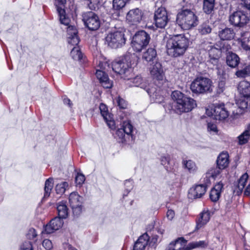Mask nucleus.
Here are the masks:
<instances>
[{
  "mask_svg": "<svg viewBox=\"0 0 250 250\" xmlns=\"http://www.w3.org/2000/svg\"><path fill=\"white\" fill-rule=\"evenodd\" d=\"M105 43L112 48H118L125 44V34L121 31H116L108 34L105 37Z\"/></svg>",
  "mask_w": 250,
  "mask_h": 250,
  "instance_id": "0eeeda50",
  "label": "nucleus"
},
{
  "mask_svg": "<svg viewBox=\"0 0 250 250\" xmlns=\"http://www.w3.org/2000/svg\"><path fill=\"white\" fill-rule=\"evenodd\" d=\"M74 215L79 216L82 211V205L81 206H78L71 208Z\"/></svg>",
  "mask_w": 250,
  "mask_h": 250,
  "instance_id": "864d4df0",
  "label": "nucleus"
},
{
  "mask_svg": "<svg viewBox=\"0 0 250 250\" xmlns=\"http://www.w3.org/2000/svg\"><path fill=\"white\" fill-rule=\"evenodd\" d=\"M85 181V177L82 173H78L75 177V182L76 185L81 186Z\"/></svg>",
  "mask_w": 250,
  "mask_h": 250,
  "instance_id": "09e8293b",
  "label": "nucleus"
},
{
  "mask_svg": "<svg viewBox=\"0 0 250 250\" xmlns=\"http://www.w3.org/2000/svg\"><path fill=\"white\" fill-rule=\"evenodd\" d=\"M113 70L121 76L124 79H129L128 76L132 75V69L130 65L126 62V58L114 62L112 64Z\"/></svg>",
  "mask_w": 250,
  "mask_h": 250,
  "instance_id": "6e6552de",
  "label": "nucleus"
},
{
  "mask_svg": "<svg viewBox=\"0 0 250 250\" xmlns=\"http://www.w3.org/2000/svg\"><path fill=\"white\" fill-rule=\"evenodd\" d=\"M212 83L208 78L204 77H197L191 83L190 89L195 94H205L212 91Z\"/></svg>",
  "mask_w": 250,
  "mask_h": 250,
  "instance_id": "20e7f679",
  "label": "nucleus"
},
{
  "mask_svg": "<svg viewBox=\"0 0 250 250\" xmlns=\"http://www.w3.org/2000/svg\"><path fill=\"white\" fill-rule=\"evenodd\" d=\"M223 187V184L221 182H219L211 189L209 196L212 201L216 202L219 200Z\"/></svg>",
  "mask_w": 250,
  "mask_h": 250,
  "instance_id": "b1692460",
  "label": "nucleus"
},
{
  "mask_svg": "<svg viewBox=\"0 0 250 250\" xmlns=\"http://www.w3.org/2000/svg\"><path fill=\"white\" fill-rule=\"evenodd\" d=\"M200 31L202 34H206L209 33L211 31V29L209 25L204 24L201 25Z\"/></svg>",
  "mask_w": 250,
  "mask_h": 250,
  "instance_id": "3c124183",
  "label": "nucleus"
},
{
  "mask_svg": "<svg viewBox=\"0 0 250 250\" xmlns=\"http://www.w3.org/2000/svg\"><path fill=\"white\" fill-rule=\"evenodd\" d=\"M83 198L76 192L70 193L69 197V202L71 208L78 206H81L83 204Z\"/></svg>",
  "mask_w": 250,
  "mask_h": 250,
  "instance_id": "c756f323",
  "label": "nucleus"
},
{
  "mask_svg": "<svg viewBox=\"0 0 250 250\" xmlns=\"http://www.w3.org/2000/svg\"><path fill=\"white\" fill-rule=\"evenodd\" d=\"M239 40L242 49L245 50L250 55V34L248 32L242 33L241 38Z\"/></svg>",
  "mask_w": 250,
  "mask_h": 250,
  "instance_id": "cd10ccee",
  "label": "nucleus"
},
{
  "mask_svg": "<svg viewBox=\"0 0 250 250\" xmlns=\"http://www.w3.org/2000/svg\"><path fill=\"white\" fill-rule=\"evenodd\" d=\"M42 246L46 250H51L53 248L52 242L49 239H44L42 242Z\"/></svg>",
  "mask_w": 250,
  "mask_h": 250,
  "instance_id": "603ef678",
  "label": "nucleus"
},
{
  "mask_svg": "<svg viewBox=\"0 0 250 250\" xmlns=\"http://www.w3.org/2000/svg\"><path fill=\"white\" fill-rule=\"evenodd\" d=\"M224 85V83L223 82H221L219 83V86L221 87L222 88H223Z\"/></svg>",
  "mask_w": 250,
  "mask_h": 250,
  "instance_id": "338daca9",
  "label": "nucleus"
},
{
  "mask_svg": "<svg viewBox=\"0 0 250 250\" xmlns=\"http://www.w3.org/2000/svg\"><path fill=\"white\" fill-rule=\"evenodd\" d=\"M99 109L101 115L106 122L108 125L111 128L114 127V122L112 120V117L109 113L106 105L104 104H101L99 106Z\"/></svg>",
  "mask_w": 250,
  "mask_h": 250,
  "instance_id": "aec40b11",
  "label": "nucleus"
},
{
  "mask_svg": "<svg viewBox=\"0 0 250 250\" xmlns=\"http://www.w3.org/2000/svg\"><path fill=\"white\" fill-rule=\"evenodd\" d=\"M212 116L216 120L223 121L228 117L229 113L224 104H218L214 107Z\"/></svg>",
  "mask_w": 250,
  "mask_h": 250,
  "instance_id": "f3484780",
  "label": "nucleus"
},
{
  "mask_svg": "<svg viewBox=\"0 0 250 250\" xmlns=\"http://www.w3.org/2000/svg\"><path fill=\"white\" fill-rule=\"evenodd\" d=\"M68 187V184L66 182H62L56 185L55 189L58 194H62L63 193L66 188Z\"/></svg>",
  "mask_w": 250,
  "mask_h": 250,
  "instance_id": "49530a36",
  "label": "nucleus"
},
{
  "mask_svg": "<svg viewBox=\"0 0 250 250\" xmlns=\"http://www.w3.org/2000/svg\"><path fill=\"white\" fill-rule=\"evenodd\" d=\"M69 23L70 22L68 25H65L68 26L67 27V32L69 36L68 42L72 45H77L79 42V39L77 35V30L74 26L69 25Z\"/></svg>",
  "mask_w": 250,
  "mask_h": 250,
  "instance_id": "a211bd4d",
  "label": "nucleus"
},
{
  "mask_svg": "<svg viewBox=\"0 0 250 250\" xmlns=\"http://www.w3.org/2000/svg\"><path fill=\"white\" fill-rule=\"evenodd\" d=\"M154 21L155 25L157 27L163 28L167 25L169 19L165 8L161 7L155 11Z\"/></svg>",
  "mask_w": 250,
  "mask_h": 250,
  "instance_id": "9b49d317",
  "label": "nucleus"
},
{
  "mask_svg": "<svg viewBox=\"0 0 250 250\" xmlns=\"http://www.w3.org/2000/svg\"><path fill=\"white\" fill-rule=\"evenodd\" d=\"M250 20V17L242 11L234 12L229 17V23L235 26L242 27L246 24Z\"/></svg>",
  "mask_w": 250,
  "mask_h": 250,
  "instance_id": "9d476101",
  "label": "nucleus"
},
{
  "mask_svg": "<svg viewBox=\"0 0 250 250\" xmlns=\"http://www.w3.org/2000/svg\"><path fill=\"white\" fill-rule=\"evenodd\" d=\"M239 108L245 109L250 107V97H243L237 103Z\"/></svg>",
  "mask_w": 250,
  "mask_h": 250,
  "instance_id": "ea45409f",
  "label": "nucleus"
},
{
  "mask_svg": "<svg viewBox=\"0 0 250 250\" xmlns=\"http://www.w3.org/2000/svg\"><path fill=\"white\" fill-rule=\"evenodd\" d=\"M176 21L181 28L185 30L191 29L198 24L197 17L189 9L180 11L177 15Z\"/></svg>",
  "mask_w": 250,
  "mask_h": 250,
  "instance_id": "7ed1b4c3",
  "label": "nucleus"
},
{
  "mask_svg": "<svg viewBox=\"0 0 250 250\" xmlns=\"http://www.w3.org/2000/svg\"><path fill=\"white\" fill-rule=\"evenodd\" d=\"M238 89L244 97H250V86L245 82H241L238 86Z\"/></svg>",
  "mask_w": 250,
  "mask_h": 250,
  "instance_id": "4c0bfd02",
  "label": "nucleus"
},
{
  "mask_svg": "<svg viewBox=\"0 0 250 250\" xmlns=\"http://www.w3.org/2000/svg\"><path fill=\"white\" fill-rule=\"evenodd\" d=\"M187 241L183 237L178 238L175 241L171 242L166 250H188L184 247Z\"/></svg>",
  "mask_w": 250,
  "mask_h": 250,
  "instance_id": "6ab92c4d",
  "label": "nucleus"
},
{
  "mask_svg": "<svg viewBox=\"0 0 250 250\" xmlns=\"http://www.w3.org/2000/svg\"><path fill=\"white\" fill-rule=\"evenodd\" d=\"M53 187V179L49 178L46 180L44 185V197H49Z\"/></svg>",
  "mask_w": 250,
  "mask_h": 250,
  "instance_id": "a19ab883",
  "label": "nucleus"
},
{
  "mask_svg": "<svg viewBox=\"0 0 250 250\" xmlns=\"http://www.w3.org/2000/svg\"><path fill=\"white\" fill-rule=\"evenodd\" d=\"M37 236L36 230L33 228L30 229L26 234V236L29 239H34Z\"/></svg>",
  "mask_w": 250,
  "mask_h": 250,
  "instance_id": "8fccbe9b",
  "label": "nucleus"
},
{
  "mask_svg": "<svg viewBox=\"0 0 250 250\" xmlns=\"http://www.w3.org/2000/svg\"><path fill=\"white\" fill-rule=\"evenodd\" d=\"M144 13L142 10L136 8L129 10L126 16L127 21L132 24H137L141 22Z\"/></svg>",
  "mask_w": 250,
  "mask_h": 250,
  "instance_id": "f8f14e48",
  "label": "nucleus"
},
{
  "mask_svg": "<svg viewBox=\"0 0 250 250\" xmlns=\"http://www.w3.org/2000/svg\"><path fill=\"white\" fill-rule=\"evenodd\" d=\"M183 167L190 173H194L197 170L195 163L191 160H183L182 162Z\"/></svg>",
  "mask_w": 250,
  "mask_h": 250,
  "instance_id": "c9c22d12",
  "label": "nucleus"
},
{
  "mask_svg": "<svg viewBox=\"0 0 250 250\" xmlns=\"http://www.w3.org/2000/svg\"><path fill=\"white\" fill-rule=\"evenodd\" d=\"M241 1L242 4H243L248 9H250V0H241Z\"/></svg>",
  "mask_w": 250,
  "mask_h": 250,
  "instance_id": "680f3d73",
  "label": "nucleus"
},
{
  "mask_svg": "<svg viewBox=\"0 0 250 250\" xmlns=\"http://www.w3.org/2000/svg\"><path fill=\"white\" fill-rule=\"evenodd\" d=\"M116 135L120 139L122 143L126 142L128 140V137H127L124 130L122 128L118 129L116 131Z\"/></svg>",
  "mask_w": 250,
  "mask_h": 250,
  "instance_id": "de8ad7c7",
  "label": "nucleus"
},
{
  "mask_svg": "<svg viewBox=\"0 0 250 250\" xmlns=\"http://www.w3.org/2000/svg\"><path fill=\"white\" fill-rule=\"evenodd\" d=\"M131 75L128 76L129 79H126L129 82H131L132 83L130 84L132 86L140 87L143 88L146 91V89L149 88V86H147L146 83L143 81V79L140 76H137L134 78H131Z\"/></svg>",
  "mask_w": 250,
  "mask_h": 250,
  "instance_id": "bb28decb",
  "label": "nucleus"
},
{
  "mask_svg": "<svg viewBox=\"0 0 250 250\" xmlns=\"http://www.w3.org/2000/svg\"><path fill=\"white\" fill-rule=\"evenodd\" d=\"M96 75L100 81L102 85L105 88H110L112 86V82L110 81L106 73L102 70H97Z\"/></svg>",
  "mask_w": 250,
  "mask_h": 250,
  "instance_id": "4be33fe9",
  "label": "nucleus"
},
{
  "mask_svg": "<svg viewBox=\"0 0 250 250\" xmlns=\"http://www.w3.org/2000/svg\"><path fill=\"white\" fill-rule=\"evenodd\" d=\"M68 250H78L76 248H74L72 246H69L68 248Z\"/></svg>",
  "mask_w": 250,
  "mask_h": 250,
  "instance_id": "774afa93",
  "label": "nucleus"
},
{
  "mask_svg": "<svg viewBox=\"0 0 250 250\" xmlns=\"http://www.w3.org/2000/svg\"><path fill=\"white\" fill-rule=\"evenodd\" d=\"M57 210L59 217L60 218H66L68 215V208L65 202H60L58 204Z\"/></svg>",
  "mask_w": 250,
  "mask_h": 250,
  "instance_id": "7c9ffc66",
  "label": "nucleus"
},
{
  "mask_svg": "<svg viewBox=\"0 0 250 250\" xmlns=\"http://www.w3.org/2000/svg\"><path fill=\"white\" fill-rule=\"evenodd\" d=\"M245 194L247 196L250 195V184H249L246 188L245 191Z\"/></svg>",
  "mask_w": 250,
  "mask_h": 250,
  "instance_id": "0e129e2a",
  "label": "nucleus"
},
{
  "mask_svg": "<svg viewBox=\"0 0 250 250\" xmlns=\"http://www.w3.org/2000/svg\"><path fill=\"white\" fill-rule=\"evenodd\" d=\"M21 250H32V244L30 242H26L23 244Z\"/></svg>",
  "mask_w": 250,
  "mask_h": 250,
  "instance_id": "6e6d98bb",
  "label": "nucleus"
},
{
  "mask_svg": "<svg viewBox=\"0 0 250 250\" xmlns=\"http://www.w3.org/2000/svg\"><path fill=\"white\" fill-rule=\"evenodd\" d=\"M167 218L171 220L174 218L175 212L173 210L168 209L167 211Z\"/></svg>",
  "mask_w": 250,
  "mask_h": 250,
  "instance_id": "052dcab7",
  "label": "nucleus"
},
{
  "mask_svg": "<svg viewBox=\"0 0 250 250\" xmlns=\"http://www.w3.org/2000/svg\"><path fill=\"white\" fill-rule=\"evenodd\" d=\"M88 2L87 5L90 9L93 10L95 8L94 5L92 3L91 0H87Z\"/></svg>",
  "mask_w": 250,
  "mask_h": 250,
  "instance_id": "e2e57ef3",
  "label": "nucleus"
},
{
  "mask_svg": "<svg viewBox=\"0 0 250 250\" xmlns=\"http://www.w3.org/2000/svg\"><path fill=\"white\" fill-rule=\"evenodd\" d=\"M169 157L168 156H163L161 158V162L162 165L165 166L168 164L169 162Z\"/></svg>",
  "mask_w": 250,
  "mask_h": 250,
  "instance_id": "13d9d810",
  "label": "nucleus"
},
{
  "mask_svg": "<svg viewBox=\"0 0 250 250\" xmlns=\"http://www.w3.org/2000/svg\"><path fill=\"white\" fill-rule=\"evenodd\" d=\"M146 92L153 99L154 102L160 103L163 101V97L160 94V89H158L156 86H150L146 89Z\"/></svg>",
  "mask_w": 250,
  "mask_h": 250,
  "instance_id": "5701e85b",
  "label": "nucleus"
},
{
  "mask_svg": "<svg viewBox=\"0 0 250 250\" xmlns=\"http://www.w3.org/2000/svg\"><path fill=\"white\" fill-rule=\"evenodd\" d=\"M205 245V242L202 241H200L199 242H196L192 243L191 244V246L192 248H197L199 247H203Z\"/></svg>",
  "mask_w": 250,
  "mask_h": 250,
  "instance_id": "4d7b16f0",
  "label": "nucleus"
},
{
  "mask_svg": "<svg viewBox=\"0 0 250 250\" xmlns=\"http://www.w3.org/2000/svg\"><path fill=\"white\" fill-rule=\"evenodd\" d=\"M229 164V155L226 152L221 153L217 159V167L219 168L223 169L227 167Z\"/></svg>",
  "mask_w": 250,
  "mask_h": 250,
  "instance_id": "c85d7f7f",
  "label": "nucleus"
},
{
  "mask_svg": "<svg viewBox=\"0 0 250 250\" xmlns=\"http://www.w3.org/2000/svg\"><path fill=\"white\" fill-rule=\"evenodd\" d=\"M208 49L209 62L213 65H216L223 53H227L231 48L230 45L227 42H218L215 45L209 46Z\"/></svg>",
  "mask_w": 250,
  "mask_h": 250,
  "instance_id": "39448f33",
  "label": "nucleus"
},
{
  "mask_svg": "<svg viewBox=\"0 0 250 250\" xmlns=\"http://www.w3.org/2000/svg\"><path fill=\"white\" fill-rule=\"evenodd\" d=\"M150 40V35L144 30L137 32L133 37L131 42L133 49L136 52H140L148 45Z\"/></svg>",
  "mask_w": 250,
  "mask_h": 250,
  "instance_id": "423d86ee",
  "label": "nucleus"
},
{
  "mask_svg": "<svg viewBox=\"0 0 250 250\" xmlns=\"http://www.w3.org/2000/svg\"><path fill=\"white\" fill-rule=\"evenodd\" d=\"M128 0H113V8L116 10H120L124 8Z\"/></svg>",
  "mask_w": 250,
  "mask_h": 250,
  "instance_id": "37998d69",
  "label": "nucleus"
},
{
  "mask_svg": "<svg viewBox=\"0 0 250 250\" xmlns=\"http://www.w3.org/2000/svg\"><path fill=\"white\" fill-rule=\"evenodd\" d=\"M221 169L218 167L209 168L206 173L207 177H212L214 179L219 175L221 172Z\"/></svg>",
  "mask_w": 250,
  "mask_h": 250,
  "instance_id": "c03bdc74",
  "label": "nucleus"
},
{
  "mask_svg": "<svg viewBox=\"0 0 250 250\" xmlns=\"http://www.w3.org/2000/svg\"><path fill=\"white\" fill-rule=\"evenodd\" d=\"M70 55L74 60L78 61L80 60L83 57L82 53L78 46L73 47L70 52Z\"/></svg>",
  "mask_w": 250,
  "mask_h": 250,
  "instance_id": "a18cd8bd",
  "label": "nucleus"
},
{
  "mask_svg": "<svg viewBox=\"0 0 250 250\" xmlns=\"http://www.w3.org/2000/svg\"><path fill=\"white\" fill-rule=\"evenodd\" d=\"M220 39L223 41H230L234 39L235 33L232 28L225 27L218 32Z\"/></svg>",
  "mask_w": 250,
  "mask_h": 250,
  "instance_id": "412c9836",
  "label": "nucleus"
},
{
  "mask_svg": "<svg viewBox=\"0 0 250 250\" xmlns=\"http://www.w3.org/2000/svg\"><path fill=\"white\" fill-rule=\"evenodd\" d=\"M149 237L146 233H144L138 238L134 244L133 250H144L147 245Z\"/></svg>",
  "mask_w": 250,
  "mask_h": 250,
  "instance_id": "393cba45",
  "label": "nucleus"
},
{
  "mask_svg": "<svg viewBox=\"0 0 250 250\" xmlns=\"http://www.w3.org/2000/svg\"><path fill=\"white\" fill-rule=\"evenodd\" d=\"M83 21L86 27L89 30L96 31L98 30L101 24V21L98 16L93 12L88 11L83 13Z\"/></svg>",
  "mask_w": 250,
  "mask_h": 250,
  "instance_id": "1a4fd4ad",
  "label": "nucleus"
},
{
  "mask_svg": "<svg viewBox=\"0 0 250 250\" xmlns=\"http://www.w3.org/2000/svg\"><path fill=\"white\" fill-rule=\"evenodd\" d=\"M55 4L59 14V19L61 23L64 25H68L70 19L66 16L65 12L63 8L65 0H55Z\"/></svg>",
  "mask_w": 250,
  "mask_h": 250,
  "instance_id": "4468645a",
  "label": "nucleus"
},
{
  "mask_svg": "<svg viewBox=\"0 0 250 250\" xmlns=\"http://www.w3.org/2000/svg\"><path fill=\"white\" fill-rule=\"evenodd\" d=\"M188 46V40L182 35H177L168 40L167 53L169 56L177 57L185 53Z\"/></svg>",
  "mask_w": 250,
  "mask_h": 250,
  "instance_id": "f257e3e1",
  "label": "nucleus"
},
{
  "mask_svg": "<svg viewBox=\"0 0 250 250\" xmlns=\"http://www.w3.org/2000/svg\"><path fill=\"white\" fill-rule=\"evenodd\" d=\"M117 102L118 103V105L120 107V108L125 109L126 107L127 103L123 99L119 97L117 99Z\"/></svg>",
  "mask_w": 250,
  "mask_h": 250,
  "instance_id": "5fc2aeb1",
  "label": "nucleus"
},
{
  "mask_svg": "<svg viewBox=\"0 0 250 250\" xmlns=\"http://www.w3.org/2000/svg\"><path fill=\"white\" fill-rule=\"evenodd\" d=\"M248 177L249 176L248 174L245 173L239 179L237 185L238 190L237 191V193L238 194H240L242 193L248 179Z\"/></svg>",
  "mask_w": 250,
  "mask_h": 250,
  "instance_id": "58836bf2",
  "label": "nucleus"
},
{
  "mask_svg": "<svg viewBox=\"0 0 250 250\" xmlns=\"http://www.w3.org/2000/svg\"><path fill=\"white\" fill-rule=\"evenodd\" d=\"M125 132L127 137H128V140L131 138L132 139L131 133L132 132L133 127L131 124L130 121H124L121 127Z\"/></svg>",
  "mask_w": 250,
  "mask_h": 250,
  "instance_id": "e433bc0d",
  "label": "nucleus"
},
{
  "mask_svg": "<svg viewBox=\"0 0 250 250\" xmlns=\"http://www.w3.org/2000/svg\"><path fill=\"white\" fill-rule=\"evenodd\" d=\"M210 219L209 213L208 211H204L200 214V217L197 223L198 229L201 228L206 224Z\"/></svg>",
  "mask_w": 250,
  "mask_h": 250,
  "instance_id": "72a5a7b5",
  "label": "nucleus"
},
{
  "mask_svg": "<svg viewBox=\"0 0 250 250\" xmlns=\"http://www.w3.org/2000/svg\"><path fill=\"white\" fill-rule=\"evenodd\" d=\"M235 75L239 78H245L250 75V65H247L242 69L237 71Z\"/></svg>",
  "mask_w": 250,
  "mask_h": 250,
  "instance_id": "79ce46f5",
  "label": "nucleus"
},
{
  "mask_svg": "<svg viewBox=\"0 0 250 250\" xmlns=\"http://www.w3.org/2000/svg\"><path fill=\"white\" fill-rule=\"evenodd\" d=\"M150 74L153 79L158 81L164 78V71L162 65L159 62H156L149 67Z\"/></svg>",
  "mask_w": 250,
  "mask_h": 250,
  "instance_id": "dca6fc26",
  "label": "nucleus"
},
{
  "mask_svg": "<svg viewBox=\"0 0 250 250\" xmlns=\"http://www.w3.org/2000/svg\"><path fill=\"white\" fill-rule=\"evenodd\" d=\"M171 97L175 103L174 107L177 113L188 112L196 106L194 99L187 97L179 91H173Z\"/></svg>",
  "mask_w": 250,
  "mask_h": 250,
  "instance_id": "f03ea898",
  "label": "nucleus"
},
{
  "mask_svg": "<svg viewBox=\"0 0 250 250\" xmlns=\"http://www.w3.org/2000/svg\"><path fill=\"white\" fill-rule=\"evenodd\" d=\"M226 62L229 67L235 68L240 62V58L235 53L229 52L226 57Z\"/></svg>",
  "mask_w": 250,
  "mask_h": 250,
  "instance_id": "a878e982",
  "label": "nucleus"
},
{
  "mask_svg": "<svg viewBox=\"0 0 250 250\" xmlns=\"http://www.w3.org/2000/svg\"><path fill=\"white\" fill-rule=\"evenodd\" d=\"M63 225V222L61 218L56 217L50 221V223L45 227L44 231L42 233L50 234L55 231L58 230Z\"/></svg>",
  "mask_w": 250,
  "mask_h": 250,
  "instance_id": "2eb2a0df",
  "label": "nucleus"
},
{
  "mask_svg": "<svg viewBox=\"0 0 250 250\" xmlns=\"http://www.w3.org/2000/svg\"><path fill=\"white\" fill-rule=\"evenodd\" d=\"M64 103L66 104H68V105H69V106H70V100L68 99H64Z\"/></svg>",
  "mask_w": 250,
  "mask_h": 250,
  "instance_id": "69168bd1",
  "label": "nucleus"
},
{
  "mask_svg": "<svg viewBox=\"0 0 250 250\" xmlns=\"http://www.w3.org/2000/svg\"><path fill=\"white\" fill-rule=\"evenodd\" d=\"M215 0H203V10L207 14H211L214 10Z\"/></svg>",
  "mask_w": 250,
  "mask_h": 250,
  "instance_id": "473e14b6",
  "label": "nucleus"
},
{
  "mask_svg": "<svg viewBox=\"0 0 250 250\" xmlns=\"http://www.w3.org/2000/svg\"><path fill=\"white\" fill-rule=\"evenodd\" d=\"M208 129L210 131L216 132L217 131V127L215 125L209 123L208 125Z\"/></svg>",
  "mask_w": 250,
  "mask_h": 250,
  "instance_id": "bf43d9fd",
  "label": "nucleus"
},
{
  "mask_svg": "<svg viewBox=\"0 0 250 250\" xmlns=\"http://www.w3.org/2000/svg\"><path fill=\"white\" fill-rule=\"evenodd\" d=\"M250 136V125L247 129L238 137V143L240 145L246 144Z\"/></svg>",
  "mask_w": 250,
  "mask_h": 250,
  "instance_id": "f704fd0d",
  "label": "nucleus"
},
{
  "mask_svg": "<svg viewBox=\"0 0 250 250\" xmlns=\"http://www.w3.org/2000/svg\"><path fill=\"white\" fill-rule=\"evenodd\" d=\"M156 49L153 47H149L144 53L143 59L147 62H150L156 58Z\"/></svg>",
  "mask_w": 250,
  "mask_h": 250,
  "instance_id": "2f4dec72",
  "label": "nucleus"
},
{
  "mask_svg": "<svg viewBox=\"0 0 250 250\" xmlns=\"http://www.w3.org/2000/svg\"><path fill=\"white\" fill-rule=\"evenodd\" d=\"M207 186L203 184L196 185L188 191V198L191 199L201 198L206 192Z\"/></svg>",
  "mask_w": 250,
  "mask_h": 250,
  "instance_id": "ddd939ff",
  "label": "nucleus"
}]
</instances>
